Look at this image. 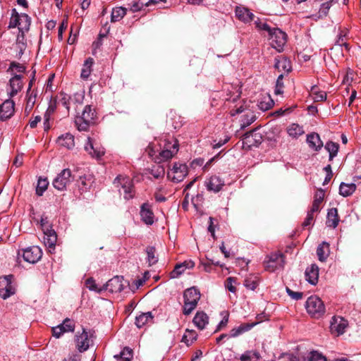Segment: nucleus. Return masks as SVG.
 <instances>
[{"label":"nucleus","instance_id":"f257e3e1","mask_svg":"<svg viewBox=\"0 0 361 361\" xmlns=\"http://www.w3.org/2000/svg\"><path fill=\"white\" fill-rule=\"evenodd\" d=\"M200 296V291L195 287L188 288L184 291L183 312L185 315L190 314L196 308Z\"/></svg>","mask_w":361,"mask_h":361},{"label":"nucleus","instance_id":"f03ea898","mask_svg":"<svg viewBox=\"0 0 361 361\" xmlns=\"http://www.w3.org/2000/svg\"><path fill=\"white\" fill-rule=\"evenodd\" d=\"M160 150L159 152L158 159L159 161H166L171 159L178 151V143L176 140H164L159 144Z\"/></svg>","mask_w":361,"mask_h":361},{"label":"nucleus","instance_id":"7ed1b4c3","mask_svg":"<svg viewBox=\"0 0 361 361\" xmlns=\"http://www.w3.org/2000/svg\"><path fill=\"white\" fill-rule=\"evenodd\" d=\"M96 116L95 111L92 109L91 106L86 105L83 109L81 115L77 116L75 123L80 131H85L87 130L89 125L93 122Z\"/></svg>","mask_w":361,"mask_h":361},{"label":"nucleus","instance_id":"20e7f679","mask_svg":"<svg viewBox=\"0 0 361 361\" xmlns=\"http://www.w3.org/2000/svg\"><path fill=\"white\" fill-rule=\"evenodd\" d=\"M307 312L314 318H319L325 313V307L322 300L317 296L312 295L306 301Z\"/></svg>","mask_w":361,"mask_h":361},{"label":"nucleus","instance_id":"39448f33","mask_svg":"<svg viewBox=\"0 0 361 361\" xmlns=\"http://www.w3.org/2000/svg\"><path fill=\"white\" fill-rule=\"evenodd\" d=\"M61 96L60 102L68 111L73 107L75 111L79 114L78 111L79 106H81L83 103L85 98L84 92H76L71 96L66 94H61Z\"/></svg>","mask_w":361,"mask_h":361},{"label":"nucleus","instance_id":"423d86ee","mask_svg":"<svg viewBox=\"0 0 361 361\" xmlns=\"http://www.w3.org/2000/svg\"><path fill=\"white\" fill-rule=\"evenodd\" d=\"M285 264V257L281 252H274L267 256L264 261V269L270 272L283 269Z\"/></svg>","mask_w":361,"mask_h":361},{"label":"nucleus","instance_id":"0eeeda50","mask_svg":"<svg viewBox=\"0 0 361 361\" xmlns=\"http://www.w3.org/2000/svg\"><path fill=\"white\" fill-rule=\"evenodd\" d=\"M73 180L74 177L72 176L71 171L69 169H65L53 180L52 185L56 190L62 191L66 190Z\"/></svg>","mask_w":361,"mask_h":361},{"label":"nucleus","instance_id":"6e6552de","mask_svg":"<svg viewBox=\"0 0 361 361\" xmlns=\"http://www.w3.org/2000/svg\"><path fill=\"white\" fill-rule=\"evenodd\" d=\"M114 183L116 187L121 186L126 200H130L134 197V187L132 180L129 177L119 175L115 178Z\"/></svg>","mask_w":361,"mask_h":361},{"label":"nucleus","instance_id":"1a4fd4ad","mask_svg":"<svg viewBox=\"0 0 361 361\" xmlns=\"http://www.w3.org/2000/svg\"><path fill=\"white\" fill-rule=\"evenodd\" d=\"M268 36L271 45L278 51H282L286 43V34L279 28L273 27Z\"/></svg>","mask_w":361,"mask_h":361},{"label":"nucleus","instance_id":"9d476101","mask_svg":"<svg viewBox=\"0 0 361 361\" xmlns=\"http://www.w3.org/2000/svg\"><path fill=\"white\" fill-rule=\"evenodd\" d=\"M188 174V166L185 164L174 163L172 169L168 172V178L173 182L182 181Z\"/></svg>","mask_w":361,"mask_h":361},{"label":"nucleus","instance_id":"9b49d317","mask_svg":"<svg viewBox=\"0 0 361 361\" xmlns=\"http://www.w3.org/2000/svg\"><path fill=\"white\" fill-rule=\"evenodd\" d=\"M93 334L82 329L81 334L78 333L75 335L76 348L79 352L83 353L86 351L92 342Z\"/></svg>","mask_w":361,"mask_h":361},{"label":"nucleus","instance_id":"f8f14e48","mask_svg":"<svg viewBox=\"0 0 361 361\" xmlns=\"http://www.w3.org/2000/svg\"><path fill=\"white\" fill-rule=\"evenodd\" d=\"M12 276L0 277V297L7 299L15 293V288L12 285Z\"/></svg>","mask_w":361,"mask_h":361},{"label":"nucleus","instance_id":"ddd939ff","mask_svg":"<svg viewBox=\"0 0 361 361\" xmlns=\"http://www.w3.org/2000/svg\"><path fill=\"white\" fill-rule=\"evenodd\" d=\"M85 149L91 157L97 159L104 156L105 153L104 148L91 137H87V142L85 145Z\"/></svg>","mask_w":361,"mask_h":361},{"label":"nucleus","instance_id":"4468645a","mask_svg":"<svg viewBox=\"0 0 361 361\" xmlns=\"http://www.w3.org/2000/svg\"><path fill=\"white\" fill-rule=\"evenodd\" d=\"M42 256V251L38 246L29 247L23 251V257L25 261L35 264L37 262Z\"/></svg>","mask_w":361,"mask_h":361},{"label":"nucleus","instance_id":"2eb2a0df","mask_svg":"<svg viewBox=\"0 0 361 361\" xmlns=\"http://www.w3.org/2000/svg\"><path fill=\"white\" fill-rule=\"evenodd\" d=\"M140 215L141 220L147 225H152L154 222V214L152 206L149 202H144L140 206Z\"/></svg>","mask_w":361,"mask_h":361},{"label":"nucleus","instance_id":"dca6fc26","mask_svg":"<svg viewBox=\"0 0 361 361\" xmlns=\"http://www.w3.org/2000/svg\"><path fill=\"white\" fill-rule=\"evenodd\" d=\"M348 322L341 317H333L331 321L330 330L333 334L339 336L345 332Z\"/></svg>","mask_w":361,"mask_h":361},{"label":"nucleus","instance_id":"f3484780","mask_svg":"<svg viewBox=\"0 0 361 361\" xmlns=\"http://www.w3.org/2000/svg\"><path fill=\"white\" fill-rule=\"evenodd\" d=\"M15 103L13 100L6 99L0 105V120L4 121L11 118L14 113Z\"/></svg>","mask_w":361,"mask_h":361},{"label":"nucleus","instance_id":"a211bd4d","mask_svg":"<svg viewBox=\"0 0 361 361\" xmlns=\"http://www.w3.org/2000/svg\"><path fill=\"white\" fill-rule=\"evenodd\" d=\"M23 87V82L20 75H15L9 80V88L8 89V94L10 97L16 95Z\"/></svg>","mask_w":361,"mask_h":361},{"label":"nucleus","instance_id":"6ab92c4d","mask_svg":"<svg viewBox=\"0 0 361 361\" xmlns=\"http://www.w3.org/2000/svg\"><path fill=\"white\" fill-rule=\"evenodd\" d=\"M319 271L318 266L315 264H311L307 267L305 276V279L312 285H316L318 282L319 279Z\"/></svg>","mask_w":361,"mask_h":361},{"label":"nucleus","instance_id":"aec40b11","mask_svg":"<svg viewBox=\"0 0 361 361\" xmlns=\"http://www.w3.org/2000/svg\"><path fill=\"white\" fill-rule=\"evenodd\" d=\"M104 290H108L111 293H119L123 290V285L122 284L121 279L118 276L114 277L109 280L106 284H104Z\"/></svg>","mask_w":361,"mask_h":361},{"label":"nucleus","instance_id":"412c9836","mask_svg":"<svg viewBox=\"0 0 361 361\" xmlns=\"http://www.w3.org/2000/svg\"><path fill=\"white\" fill-rule=\"evenodd\" d=\"M44 243L47 247L50 253H52L55 250L56 243L57 241V235L54 230L44 232Z\"/></svg>","mask_w":361,"mask_h":361},{"label":"nucleus","instance_id":"4be33fe9","mask_svg":"<svg viewBox=\"0 0 361 361\" xmlns=\"http://www.w3.org/2000/svg\"><path fill=\"white\" fill-rule=\"evenodd\" d=\"M205 184L208 190L217 192L221 190L224 182L219 177L213 176L206 180Z\"/></svg>","mask_w":361,"mask_h":361},{"label":"nucleus","instance_id":"5701e85b","mask_svg":"<svg viewBox=\"0 0 361 361\" xmlns=\"http://www.w3.org/2000/svg\"><path fill=\"white\" fill-rule=\"evenodd\" d=\"M192 322L197 329L203 330L209 323V317L205 312L198 311L195 314Z\"/></svg>","mask_w":361,"mask_h":361},{"label":"nucleus","instance_id":"b1692460","mask_svg":"<svg viewBox=\"0 0 361 361\" xmlns=\"http://www.w3.org/2000/svg\"><path fill=\"white\" fill-rule=\"evenodd\" d=\"M306 140L308 146L314 151H319L323 147V142L316 133L308 134Z\"/></svg>","mask_w":361,"mask_h":361},{"label":"nucleus","instance_id":"393cba45","mask_svg":"<svg viewBox=\"0 0 361 361\" xmlns=\"http://www.w3.org/2000/svg\"><path fill=\"white\" fill-rule=\"evenodd\" d=\"M235 16L240 20L244 23L251 22L255 17L254 14L245 7H236Z\"/></svg>","mask_w":361,"mask_h":361},{"label":"nucleus","instance_id":"a878e982","mask_svg":"<svg viewBox=\"0 0 361 361\" xmlns=\"http://www.w3.org/2000/svg\"><path fill=\"white\" fill-rule=\"evenodd\" d=\"M57 142L59 145L71 149L75 146L74 136L71 133H66L58 137Z\"/></svg>","mask_w":361,"mask_h":361},{"label":"nucleus","instance_id":"bb28decb","mask_svg":"<svg viewBox=\"0 0 361 361\" xmlns=\"http://www.w3.org/2000/svg\"><path fill=\"white\" fill-rule=\"evenodd\" d=\"M339 222L338 210L336 208H331L328 211L326 224L328 227L335 228Z\"/></svg>","mask_w":361,"mask_h":361},{"label":"nucleus","instance_id":"cd10ccee","mask_svg":"<svg viewBox=\"0 0 361 361\" xmlns=\"http://www.w3.org/2000/svg\"><path fill=\"white\" fill-rule=\"evenodd\" d=\"M37 99V92L35 91L27 90L26 104L25 106V113L28 115L32 110Z\"/></svg>","mask_w":361,"mask_h":361},{"label":"nucleus","instance_id":"c85d7f7f","mask_svg":"<svg viewBox=\"0 0 361 361\" xmlns=\"http://www.w3.org/2000/svg\"><path fill=\"white\" fill-rule=\"evenodd\" d=\"M255 323L252 324H242L238 327H235L230 331L229 337L235 338L245 332L250 331L254 326Z\"/></svg>","mask_w":361,"mask_h":361},{"label":"nucleus","instance_id":"c756f323","mask_svg":"<svg viewBox=\"0 0 361 361\" xmlns=\"http://www.w3.org/2000/svg\"><path fill=\"white\" fill-rule=\"evenodd\" d=\"M153 321V316L151 312L141 313L135 318V324L138 328H142L146 324L152 323Z\"/></svg>","mask_w":361,"mask_h":361},{"label":"nucleus","instance_id":"7c9ffc66","mask_svg":"<svg viewBox=\"0 0 361 361\" xmlns=\"http://www.w3.org/2000/svg\"><path fill=\"white\" fill-rule=\"evenodd\" d=\"M329 244L326 242H323L319 245L317 249V255L320 262H324L329 257Z\"/></svg>","mask_w":361,"mask_h":361},{"label":"nucleus","instance_id":"2f4dec72","mask_svg":"<svg viewBox=\"0 0 361 361\" xmlns=\"http://www.w3.org/2000/svg\"><path fill=\"white\" fill-rule=\"evenodd\" d=\"M94 64V59L91 57L87 58L83 65L81 70L80 78L82 80H87L92 73V67Z\"/></svg>","mask_w":361,"mask_h":361},{"label":"nucleus","instance_id":"473e14b6","mask_svg":"<svg viewBox=\"0 0 361 361\" xmlns=\"http://www.w3.org/2000/svg\"><path fill=\"white\" fill-rule=\"evenodd\" d=\"M324 197V191L322 189L318 190L314 197V201L310 210L312 212H317L319 211L320 204Z\"/></svg>","mask_w":361,"mask_h":361},{"label":"nucleus","instance_id":"72a5a7b5","mask_svg":"<svg viewBox=\"0 0 361 361\" xmlns=\"http://www.w3.org/2000/svg\"><path fill=\"white\" fill-rule=\"evenodd\" d=\"M30 23L31 19L28 15L25 13L20 14L18 30L22 35H23L25 31H27L29 30Z\"/></svg>","mask_w":361,"mask_h":361},{"label":"nucleus","instance_id":"f704fd0d","mask_svg":"<svg viewBox=\"0 0 361 361\" xmlns=\"http://www.w3.org/2000/svg\"><path fill=\"white\" fill-rule=\"evenodd\" d=\"M195 266V262L192 260H187L183 262V263L178 264L176 265L173 271L171 273L172 277H178L182 274V271L180 270L181 267H183L185 269H192Z\"/></svg>","mask_w":361,"mask_h":361},{"label":"nucleus","instance_id":"c9c22d12","mask_svg":"<svg viewBox=\"0 0 361 361\" xmlns=\"http://www.w3.org/2000/svg\"><path fill=\"white\" fill-rule=\"evenodd\" d=\"M305 131L302 126L297 123H292L287 128V133L293 138H298L304 134Z\"/></svg>","mask_w":361,"mask_h":361},{"label":"nucleus","instance_id":"e433bc0d","mask_svg":"<svg viewBox=\"0 0 361 361\" xmlns=\"http://www.w3.org/2000/svg\"><path fill=\"white\" fill-rule=\"evenodd\" d=\"M356 190L355 183H341L339 187V193L343 197L351 195Z\"/></svg>","mask_w":361,"mask_h":361},{"label":"nucleus","instance_id":"4c0bfd02","mask_svg":"<svg viewBox=\"0 0 361 361\" xmlns=\"http://www.w3.org/2000/svg\"><path fill=\"white\" fill-rule=\"evenodd\" d=\"M114 357L116 361H131L133 350L130 348L125 347L119 354L115 355Z\"/></svg>","mask_w":361,"mask_h":361},{"label":"nucleus","instance_id":"58836bf2","mask_svg":"<svg viewBox=\"0 0 361 361\" xmlns=\"http://www.w3.org/2000/svg\"><path fill=\"white\" fill-rule=\"evenodd\" d=\"M126 14V8L124 7H116L112 10L111 21L114 23L121 20Z\"/></svg>","mask_w":361,"mask_h":361},{"label":"nucleus","instance_id":"ea45409f","mask_svg":"<svg viewBox=\"0 0 361 361\" xmlns=\"http://www.w3.org/2000/svg\"><path fill=\"white\" fill-rule=\"evenodd\" d=\"M324 148L329 153V161H332L338 154L339 145L329 141L326 143Z\"/></svg>","mask_w":361,"mask_h":361},{"label":"nucleus","instance_id":"a19ab883","mask_svg":"<svg viewBox=\"0 0 361 361\" xmlns=\"http://www.w3.org/2000/svg\"><path fill=\"white\" fill-rule=\"evenodd\" d=\"M197 334L195 331L186 329L182 338V342L185 343L188 346H190L196 341Z\"/></svg>","mask_w":361,"mask_h":361},{"label":"nucleus","instance_id":"79ce46f5","mask_svg":"<svg viewBox=\"0 0 361 361\" xmlns=\"http://www.w3.org/2000/svg\"><path fill=\"white\" fill-rule=\"evenodd\" d=\"M274 104V100L269 95L264 96L258 103L259 108L262 111L270 109Z\"/></svg>","mask_w":361,"mask_h":361},{"label":"nucleus","instance_id":"37998d69","mask_svg":"<svg viewBox=\"0 0 361 361\" xmlns=\"http://www.w3.org/2000/svg\"><path fill=\"white\" fill-rule=\"evenodd\" d=\"M274 66L279 71H283L288 72L290 70V61L286 58L276 59Z\"/></svg>","mask_w":361,"mask_h":361},{"label":"nucleus","instance_id":"c03bdc74","mask_svg":"<svg viewBox=\"0 0 361 361\" xmlns=\"http://www.w3.org/2000/svg\"><path fill=\"white\" fill-rule=\"evenodd\" d=\"M259 358V354L253 350H247L240 355V361H257Z\"/></svg>","mask_w":361,"mask_h":361},{"label":"nucleus","instance_id":"a18cd8bd","mask_svg":"<svg viewBox=\"0 0 361 361\" xmlns=\"http://www.w3.org/2000/svg\"><path fill=\"white\" fill-rule=\"evenodd\" d=\"M49 181L47 178H39L36 187V194L39 196H42L44 192L47 189Z\"/></svg>","mask_w":361,"mask_h":361},{"label":"nucleus","instance_id":"49530a36","mask_svg":"<svg viewBox=\"0 0 361 361\" xmlns=\"http://www.w3.org/2000/svg\"><path fill=\"white\" fill-rule=\"evenodd\" d=\"M87 288L92 291H94L97 293H100L104 290V285L102 286H98L96 283L95 281L92 278H89L86 280L85 282Z\"/></svg>","mask_w":361,"mask_h":361},{"label":"nucleus","instance_id":"de8ad7c7","mask_svg":"<svg viewBox=\"0 0 361 361\" xmlns=\"http://www.w3.org/2000/svg\"><path fill=\"white\" fill-rule=\"evenodd\" d=\"M92 180L91 177H80V180L78 181V186L80 190L82 191L87 190L92 185Z\"/></svg>","mask_w":361,"mask_h":361},{"label":"nucleus","instance_id":"09e8293b","mask_svg":"<svg viewBox=\"0 0 361 361\" xmlns=\"http://www.w3.org/2000/svg\"><path fill=\"white\" fill-rule=\"evenodd\" d=\"M19 18H20V13H18L16 8H13L11 11V16L10 18L9 24H8V28H18L19 25Z\"/></svg>","mask_w":361,"mask_h":361},{"label":"nucleus","instance_id":"8fccbe9b","mask_svg":"<svg viewBox=\"0 0 361 361\" xmlns=\"http://www.w3.org/2000/svg\"><path fill=\"white\" fill-rule=\"evenodd\" d=\"M147 255V262L149 265L152 266L156 264L158 261L157 257L155 255V248L154 247H148L146 249Z\"/></svg>","mask_w":361,"mask_h":361},{"label":"nucleus","instance_id":"3c124183","mask_svg":"<svg viewBox=\"0 0 361 361\" xmlns=\"http://www.w3.org/2000/svg\"><path fill=\"white\" fill-rule=\"evenodd\" d=\"M244 285L248 289L255 290L258 285L257 276H250L247 277L245 279Z\"/></svg>","mask_w":361,"mask_h":361},{"label":"nucleus","instance_id":"603ef678","mask_svg":"<svg viewBox=\"0 0 361 361\" xmlns=\"http://www.w3.org/2000/svg\"><path fill=\"white\" fill-rule=\"evenodd\" d=\"M128 6L130 11L135 13L141 11L144 6H146V2L137 0L129 4Z\"/></svg>","mask_w":361,"mask_h":361},{"label":"nucleus","instance_id":"864d4df0","mask_svg":"<svg viewBox=\"0 0 361 361\" xmlns=\"http://www.w3.org/2000/svg\"><path fill=\"white\" fill-rule=\"evenodd\" d=\"M61 326H62L63 330H64V332H73L75 329V322L73 320L70 319L68 318H66L63 320V323L61 324Z\"/></svg>","mask_w":361,"mask_h":361},{"label":"nucleus","instance_id":"5fc2aeb1","mask_svg":"<svg viewBox=\"0 0 361 361\" xmlns=\"http://www.w3.org/2000/svg\"><path fill=\"white\" fill-rule=\"evenodd\" d=\"M307 361H326V358L317 351H312L307 356Z\"/></svg>","mask_w":361,"mask_h":361},{"label":"nucleus","instance_id":"6e6d98bb","mask_svg":"<svg viewBox=\"0 0 361 361\" xmlns=\"http://www.w3.org/2000/svg\"><path fill=\"white\" fill-rule=\"evenodd\" d=\"M40 226L41 228L44 232H47L49 231L54 230L52 228V226L49 222V220L47 216H42L40 219Z\"/></svg>","mask_w":361,"mask_h":361},{"label":"nucleus","instance_id":"4d7b16f0","mask_svg":"<svg viewBox=\"0 0 361 361\" xmlns=\"http://www.w3.org/2000/svg\"><path fill=\"white\" fill-rule=\"evenodd\" d=\"M255 25L259 30L266 31L268 33V35L271 33V32L273 30V28H271L266 22L257 20L255 21Z\"/></svg>","mask_w":361,"mask_h":361},{"label":"nucleus","instance_id":"13d9d810","mask_svg":"<svg viewBox=\"0 0 361 361\" xmlns=\"http://www.w3.org/2000/svg\"><path fill=\"white\" fill-rule=\"evenodd\" d=\"M331 1H326L321 5V7L319 11V17L322 18L327 15L331 6Z\"/></svg>","mask_w":361,"mask_h":361},{"label":"nucleus","instance_id":"bf43d9fd","mask_svg":"<svg viewBox=\"0 0 361 361\" xmlns=\"http://www.w3.org/2000/svg\"><path fill=\"white\" fill-rule=\"evenodd\" d=\"M236 283V280L233 277H228L226 279L225 281V287L231 293L236 292V288L235 284Z\"/></svg>","mask_w":361,"mask_h":361},{"label":"nucleus","instance_id":"052dcab7","mask_svg":"<svg viewBox=\"0 0 361 361\" xmlns=\"http://www.w3.org/2000/svg\"><path fill=\"white\" fill-rule=\"evenodd\" d=\"M312 97L314 102H322L325 101L326 99V94L325 92H317L312 90Z\"/></svg>","mask_w":361,"mask_h":361},{"label":"nucleus","instance_id":"680f3d73","mask_svg":"<svg viewBox=\"0 0 361 361\" xmlns=\"http://www.w3.org/2000/svg\"><path fill=\"white\" fill-rule=\"evenodd\" d=\"M283 75L281 74L276 80V87L274 90L275 94H281L283 93Z\"/></svg>","mask_w":361,"mask_h":361},{"label":"nucleus","instance_id":"e2e57ef3","mask_svg":"<svg viewBox=\"0 0 361 361\" xmlns=\"http://www.w3.org/2000/svg\"><path fill=\"white\" fill-rule=\"evenodd\" d=\"M63 327L61 326V324L55 327H53L51 329L53 336L57 338L61 337V336H62L65 333L64 330H63Z\"/></svg>","mask_w":361,"mask_h":361},{"label":"nucleus","instance_id":"0e129e2a","mask_svg":"<svg viewBox=\"0 0 361 361\" xmlns=\"http://www.w3.org/2000/svg\"><path fill=\"white\" fill-rule=\"evenodd\" d=\"M286 291L288 295L294 300H300L302 298V293L300 292H294L288 288H286Z\"/></svg>","mask_w":361,"mask_h":361},{"label":"nucleus","instance_id":"69168bd1","mask_svg":"<svg viewBox=\"0 0 361 361\" xmlns=\"http://www.w3.org/2000/svg\"><path fill=\"white\" fill-rule=\"evenodd\" d=\"M314 212H312L311 210L308 211L307 214V217L305 219L304 222L302 223V226L304 227L310 226L312 224V221L314 219Z\"/></svg>","mask_w":361,"mask_h":361},{"label":"nucleus","instance_id":"338daca9","mask_svg":"<svg viewBox=\"0 0 361 361\" xmlns=\"http://www.w3.org/2000/svg\"><path fill=\"white\" fill-rule=\"evenodd\" d=\"M151 173L155 178H159L164 176V169L163 167L159 166L156 171L152 170Z\"/></svg>","mask_w":361,"mask_h":361},{"label":"nucleus","instance_id":"774afa93","mask_svg":"<svg viewBox=\"0 0 361 361\" xmlns=\"http://www.w3.org/2000/svg\"><path fill=\"white\" fill-rule=\"evenodd\" d=\"M228 322V314H227L225 317H224L222 320L219 323L216 331H219L222 328L225 327L227 325Z\"/></svg>","mask_w":361,"mask_h":361}]
</instances>
